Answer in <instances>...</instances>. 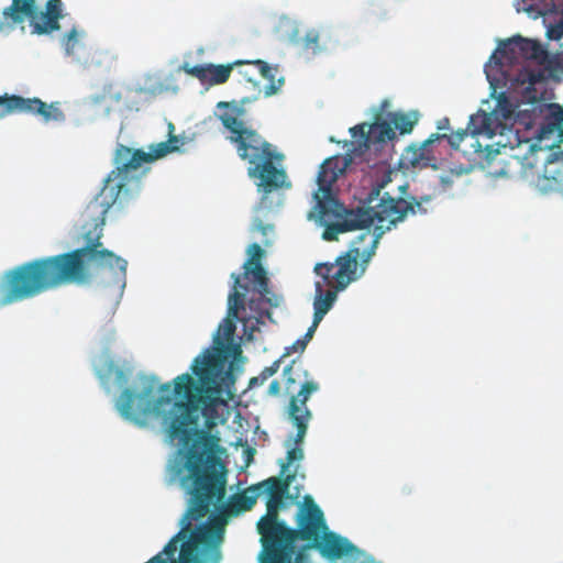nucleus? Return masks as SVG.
Instances as JSON below:
<instances>
[{"mask_svg":"<svg viewBox=\"0 0 563 563\" xmlns=\"http://www.w3.org/2000/svg\"><path fill=\"white\" fill-rule=\"evenodd\" d=\"M235 295L229 303V316L212 333L211 344L191 362L189 372L161 384L156 375L141 376L123 390L117 401L119 416L139 428L147 427L150 416L162 417L167 440L178 441V449L168 460L167 485L178 477L197 472L221 460L225 449L219 433L211 429L224 422L219 407L222 395L232 398L236 376L243 373L246 357L242 355V336L235 334Z\"/></svg>","mask_w":563,"mask_h":563,"instance_id":"obj_1","label":"nucleus"},{"mask_svg":"<svg viewBox=\"0 0 563 563\" xmlns=\"http://www.w3.org/2000/svg\"><path fill=\"white\" fill-rule=\"evenodd\" d=\"M108 216L81 211L85 245L52 256L37 257L0 274V308L35 298L62 286L88 285L92 280L88 266L97 269L96 286L104 317L112 318L124 296L128 283L126 258L103 246L101 238Z\"/></svg>","mask_w":563,"mask_h":563,"instance_id":"obj_2","label":"nucleus"},{"mask_svg":"<svg viewBox=\"0 0 563 563\" xmlns=\"http://www.w3.org/2000/svg\"><path fill=\"white\" fill-rule=\"evenodd\" d=\"M175 484L189 497L173 542L196 551L197 559L220 563L223 526L251 509L263 495L264 485L260 482L239 495L227 496L228 470L221 460L178 477Z\"/></svg>","mask_w":563,"mask_h":563,"instance_id":"obj_3","label":"nucleus"},{"mask_svg":"<svg viewBox=\"0 0 563 563\" xmlns=\"http://www.w3.org/2000/svg\"><path fill=\"white\" fill-rule=\"evenodd\" d=\"M552 78V71L538 73L528 77L521 88L528 96L519 111L525 129L540 121L536 141L522 157V166L537 168L536 188L540 194L558 192L563 197V104L549 102L553 96L549 87Z\"/></svg>","mask_w":563,"mask_h":563,"instance_id":"obj_4","label":"nucleus"},{"mask_svg":"<svg viewBox=\"0 0 563 563\" xmlns=\"http://www.w3.org/2000/svg\"><path fill=\"white\" fill-rule=\"evenodd\" d=\"M563 55L553 54L547 44L539 40L515 34L506 40H498L488 60L484 64V73L492 93L496 88H507L510 93L528 99L521 91L526 80L538 73H561Z\"/></svg>","mask_w":563,"mask_h":563,"instance_id":"obj_5","label":"nucleus"},{"mask_svg":"<svg viewBox=\"0 0 563 563\" xmlns=\"http://www.w3.org/2000/svg\"><path fill=\"white\" fill-rule=\"evenodd\" d=\"M152 144L145 148H134L118 143L112 157L113 168L104 176L101 187L86 203L82 211L95 217L108 216L112 219L124 217L142 191V179L150 168L144 164L156 162Z\"/></svg>","mask_w":563,"mask_h":563,"instance_id":"obj_6","label":"nucleus"},{"mask_svg":"<svg viewBox=\"0 0 563 563\" xmlns=\"http://www.w3.org/2000/svg\"><path fill=\"white\" fill-rule=\"evenodd\" d=\"M312 199L314 206L307 217L318 227L324 228V241H335L340 233L354 231L355 228H372L375 222L385 235L405 222L389 196L379 200V203L358 205L355 208H346L335 191H325Z\"/></svg>","mask_w":563,"mask_h":563,"instance_id":"obj_7","label":"nucleus"},{"mask_svg":"<svg viewBox=\"0 0 563 563\" xmlns=\"http://www.w3.org/2000/svg\"><path fill=\"white\" fill-rule=\"evenodd\" d=\"M354 141L345 140L343 147L346 152L335 154L324 159L316 177L318 188L313 191L312 198H317L325 191H334L333 184L353 163L357 156H362L372 146L378 151L387 141L396 139V133L387 121L379 120L372 124L366 122L356 124L349 129Z\"/></svg>","mask_w":563,"mask_h":563,"instance_id":"obj_8","label":"nucleus"},{"mask_svg":"<svg viewBox=\"0 0 563 563\" xmlns=\"http://www.w3.org/2000/svg\"><path fill=\"white\" fill-rule=\"evenodd\" d=\"M522 101H525V99L510 93L507 88H496L495 93H492V89L489 88L488 98L482 101L483 104L487 106L489 111L479 109L470 117L466 128L470 137L474 139L478 135H485L492 139L499 135L500 140L495 143L499 147L509 146L510 148H515L519 146L521 143L519 131L515 130L512 126L504 125L498 121L500 119L505 121L514 119L515 122L523 125L519 117Z\"/></svg>","mask_w":563,"mask_h":563,"instance_id":"obj_9","label":"nucleus"},{"mask_svg":"<svg viewBox=\"0 0 563 563\" xmlns=\"http://www.w3.org/2000/svg\"><path fill=\"white\" fill-rule=\"evenodd\" d=\"M299 531L297 539L307 540L301 550L316 549L327 559L346 558L349 561H356L363 551L355 547L347 538L331 530L325 522L323 511L314 503L300 508L297 514Z\"/></svg>","mask_w":563,"mask_h":563,"instance_id":"obj_10","label":"nucleus"},{"mask_svg":"<svg viewBox=\"0 0 563 563\" xmlns=\"http://www.w3.org/2000/svg\"><path fill=\"white\" fill-rule=\"evenodd\" d=\"M284 155L273 148L258 153V157H247L250 178H257L260 201L253 207V212L264 214L277 213L285 203V191L291 188V181L283 167H276L274 161H282Z\"/></svg>","mask_w":563,"mask_h":563,"instance_id":"obj_11","label":"nucleus"},{"mask_svg":"<svg viewBox=\"0 0 563 563\" xmlns=\"http://www.w3.org/2000/svg\"><path fill=\"white\" fill-rule=\"evenodd\" d=\"M117 339V331L113 324L107 323L100 330V343L102 349L100 353L92 357L91 364L93 372L99 379L101 387L107 394L115 387L120 390L113 400L117 410V401L123 390L131 388L141 376H148L142 372L133 375L134 364L129 355H114L110 352V346Z\"/></svg>","mask_w":563,"mask_h":563,"instance_id":"obj_12","label":"nucleus"},{"mask_svg":"<svg viewBox=\"0 0 563 563\" xmlns=\"http://www.w3.org/2000/svg\"><path fill=\"white\" fill-rule=\"evenodd\" d=\"M264 485L263 495H265L266 514L256 522L257 532L261 534L262 550L258 556L264 558L267 552L289 544L297 540L299 528H292L284 519L277 516V510L285 507L280 496L276 493V478L268 477L261 482Z\"/></svg>","mask_w":563,"mask_h":563,"instance_id":"obj_13","label":"nucleus"},{"mask_svg":"<svg viewBox=\"0 0 563 563\" xmlns=\"http://www.w3.org/2000/svg\"><path fill=\"white\" fill-rule=\"evenodd\" d=\"M245 107L240 100L219 101L216 104L214 117L231 133L229 140L235 144L240 158L253 157L254 159L258 157V153L272 148V144L255 130L245 126L241 119L246 114Z\"/></svg>","mask_w":563,"mask_h":563,"instance_id":"obj_14","label":"nucleus"},{"mask_svg":"<svg viewBox=\"0 0 563 563\" xmlns=\"http://www.w3.org/2000/svg\"><path fill=\"white\" fill-rule=\"evenodd\" d=\"M64 10L63 2L45 1L44 10H40L36 0H11L7 13L18 25L29 21L33 34L52 35L60 30Z\"/></svg>","mask_w":563,"mask_h":563,"instance_id":"obj_15","label":"nucleus"},{"mask_svg":"<svg viewBox=\"0 0 563 563\" xmlns=\"http://www.w3.org/2000/svg\"><path fill=\"white\" fill-rule=\"evenodd\" d=\"M376 251L364 246L362 252L347 249L336 256L338 269L332 278L338 282V290H345L351 284L360 280L367 272Z\"/></svg>","mask_w":563,"mask_h":563,"instance_id":"obj_16","label":"nucleus"},{"mask_svg":"<svg viewBox=\"0 0 563 563\" xmlns=\"http://www.w3.org/2000/svg\"><path fill=\"white\" fill-rule=\"evenodd\" d=\"M309 428H296V432H290L284 441L286 449L285 460H279L280 475H285V486L283 494L289 497V486L298 478L305 479L306 475L302 471L301 462L305 459L302 443Z\"/></svg>","mask_w":563,"mask_h":563,"instance_id":"obj_17","label":"nucleus"},{"mask_svg":"<svg viewBox=\"0 0 563 563\" xmlns=\"http://www.w3.org/2000/svg\"><path fill=\"white\" fill-rule=\"evenodd\" d=\"M4 96L7 117L10 114L40 115L45 123L52 121L63 123L66 120L58 102L46 103L37 97L25 98L14 93H4Z\"/></svg>","mask_w":563,"mask_h":563,"instance_id":"obj_18","label":"nucleus"},{"mask_svg":"<svg viewBox=\"0 0 563 563\" xmlns=\"http://www.w3.org/2000/svg\"><path fill=\"white\" fill-rule=\"evenodd\" d=\"M87 36L85 29L74 24L59 37V45L68 62L79 68H86L89 64L86 44Z\"/></svg>","mask_w":563,"mask_h":563,"instance_id":"obj_19","label":"nucleus"},{"mask_svg":"<svg viewBox=\"0 0 563 563\" xmlns=\"http://www.w3.org/2000/svg\"><path fill=\"white\" fill-rule=\"evenodd\" d=\"M249 257L243 264L244 273L240 275V279L252 277V282L254 284V291L257 292L258 296L262 294H266L271 288L268 287V278L266 277V269L263 267L261 263V258L265 255L264 250L261 247L258 243H252L247 247Z\"/></svg>","mask_w":563,"mask_h":563,"instance_id":"obj_20","label":"nucleus"},{"mask_svg":"<svg viewBox=\"0 0 563 563\" xmlns=\"http://www.w3.org/2000/svg\"><path fill=\"white\" fill-rule=\"evenodd\" d=\"M230 277L232 279V284L230 286V291H229L228 300H227V313L222 320H225L227 318L233 320L234 317L229 316L228 313H229L230 298L232 297V295H235V297H234V300L236 303L235 317L238 318V320L234 321V325L236 327L238 322H242L243 336L245 338L246 341L252 342L255 340V336H254L255 331H254V328H250V324H249L250 318L240 317V312L245 311V296H247V294L250 291V286L247 284L240 283V275H238V273H234V272L231 273Z\"/></svg>","mask_w":563,"mask_h":563,"instance_id":"obj_21","label":"nucleus"},{"mask_svg":"<svg viewBox=\"0 0 563 563\" xmlns=\"http://www.w3.org/2000/svg\"><path fill=\"white\" fill-rule=\"evenodd\" d=\"M327 33V30L323 27H311L300 36L299 30L294 27L288 34V40L291 44L299 45L303 51L317 56L328 52L329 49Z\"/></svg>","mask_w":563,"mask_h":563,"instance_id":"obj_22","label":"nucleus"},{"mask_svg":"<svg viewBox=\"0 0 563 563\" xmlns=\"http://www.w3.org/2000/svg\"><path fill=\"white\" fill-rule=\"evenodd\" d=\"M376 166L382 172V176L372 181L369 190L360 200L358 205L379 203V200H384L386 196L390 197V194H393L391 184L398 174L384 162L376 164Z\"/></svg>","mask_w":563,"mask_h":563,"instance_id":"obj_23","label":"nucleus"},{"mask_svg":"<svg viewBox=\"0 0 563 563\" xmlns=\"http://www.w3.org/2000/svg\"><path fill=\"white\" fill-rule=\"evenodd\" d=\"M313 287L314 297L312 302L313 316L311 324L318 328L323 318L334 307L338 300V295L343 290H338V282H335V285L331 290H324L321 282H314Z\"/></svg>","mask_w":563,"mask_h":563,"instance_id":"obj_24","label":"nucleus"},{"mask_svg":"<svg viewBox=\"0 0 563 563\" xmlns=\"http://www.w3.org/2000/svg\"><path fill=\"white\" fill-rule=\"evenodd\" d=\"M514 5L518 13L526 12L533 20L548 14H558L563 20V0H515Z\"/></svg>","mask_w":563,"mask_h":563,"instance_id":"obj_25","label":"nucleus"},{"mask_svg":"<svg viewBox=\"0 0 563 563\" xmlns=\"http://www.w3.org/2000/svg\"><path fill=\"white\" fill-rule=\"evenodd\" d=\"M195 139V133L170 134L166 141L151 143L153 156L158 161L169 154H185L187 153L186 145L194 143Z\"/></svg>","mask_w":563,"mask_h":563,"instance_id":"obj_26","label":"nucleus"},{"mask_svg":"<svg viewBox=\"0 0 563 563\" xmlns=\"http://www.w3.org/2000/svg\"><path fill=\"white\" fill-rule=\"evenodd\" d=\"M295 550L296 540L267 552L264 558L257 556V560L260 563H309L308 558L302 553L303 550L297 553Z\"/></svg>","mask_w":563,"mask_h":563,"instance_id":"obj_27","label":"nucleus"},{"mask_svg":"<svg viewBox=\"0 0 563 563\" xmlns=\"http://www.w3.org/2000/svg\"><path fill=\"white\" fill-rule=\"evenodd\" d=\"M433 161L434 158L430 156L428 151H423L419 145L412 143L406 148L405 153H402L398 164L402 168L431 167L433 169H438V166Z\"/></svg>","mask_w":563,"mask_h":563,"instance_id":"obj_28","label":"nucleus"},{"mask_svg":"<svg viewBox=\"0 0 563 563\" xmlns=\"http://www.w3.org/2000/svg\"><path fill=\"white\" fill-rule=\"evenodd\" d=\"M137 90L150 96H157L164 92L176 95L179 91V87L176 84L174 75L169 74L164 79L147 78L144 86L140 87Z\"/></svg>","mask_w":563,"mask_h":563,"instance_id":"obj_29","label":"nucleus"},{"mask_svg":"<svg viewBox=\"0 0 563 563\" xmlns=\"http://www.w3.org/2000/svg\"><path fill=\"white\" fill-rule=\"evenodd\" d=\"M390 126L393 125L400 134H410L418 123L420 113L418 110H411L407 113L402 111L389 112L387 114Z\"/></svg>","mask_w":563,"mask_h":563,"instance_id":"obj_30","label":"nucleus"},{"mask_svg":"<svg viewBox=\"0 0 563 563\" xmlns=\"http://www.w3.org/2000/svg\"><path fill=\"white\" fill-rule=\"evenodd\" d=\"M287 420L294 428H309L312 420V411L308 407H299L295 402L288 404Z\"/></svg>","mask_w":563,"mask_h":563,"instance_id":"obj_31","label":"nucleus"},{"mask_svg":"<svg viewBox=\"0 0 563 563\" xmlns=\"http://www.w3.org/2000/svg\"><path fill=\"white\" fill-rule=\"evenodd\" d=\"M320 390V385L314 380H306L300 385L298 393L291 396L289 404L295 402L299 407H307L309 398Z\"/></svg>","mask_w":563,"mask_h":563,"instance_id":"obj_32","label":"nucleus"},{"mask_svg":"<svg viewBox=\"0 0 563 563\" xmlns=\"http://www.w3.org/2000/svg\"><path fill=\"white\" fill-rule=\"evenodd\" d=\"M208 67V74L206 81L209 82V85H220L225 82L231 74L232 65H214V64H207Z\"/></svg>","mask_w":563,"mask_h":563,"instance_id":"obj_33","label":"nucleus"},{"mask_svg":"<svg viewBox=\"0 0 563 563\" xmlns=\"http://www.w3.org/2000/svg\"><path fill=\"white\" fill-rule=\"evenodd\" d=\"M409 201L406 202L401 208L398 209L399 217L406 221L409 216H427L432 212V208L420 203L417 201V199L413 197H408Z\"/></svg>","mask_w":563,"mask_h":563,"instance_id":"obj_34","label":"nucleus"},{"mask_svg":"<svg viewBox=\"0 0 563 563\" xmlns=\"http://www.w3.org/2000/svg\"><path fill=\"white\" fill-rule=\"evenodd\" d=\"M264 301L262 300V297L258 296L257 298H245V308L247 307L251 311L250 316H265V318L273 324H276L277 321L273 317V312L269 308L264 307Z\"/></svg>","mask_w":563,"mask_h":563,"instance_id":"obj_35","label":"nucleus"},{"mask_svg":"<svg viewBox=\"0 0 563 563\" xmlns=\"http://www.w3.org/2000/svg\"><path fill=\"white\" fill-rule=\"evenodd\" d=\"M316 330L317 327L310 324V327L307 329L306 333L301 338L297 339L291 345L285 347V353L282 355V357L287 356L290 353H303V351L307 347V344L312 339Z\"/></svg>","mask_w":563,"mask_h":563,"instance_id":"obj_36","label":"nucleus"},{"mask_svg":"<svg viewBox=\"0 0 563 563\" xmlns=\"http://www.w3.org/2000/svg\"><path fill=\"white\" fill-rule=\"evenodd\" d=\"M541 16H542L543 25L545 27V37L549 41H554L559 44L563 37V20H561L559 18V19L554 20L553 22H548L545 19L547 15H541Z\"/></svg>","mask_w":563,"mask_h":563,"instance_id":"obj_37","label":"nucleus"},{"mask_svg":"<svg viewBox=\"0 0 563 563\" xmlns=\"http://www.w3.org/2000/svg\"><path fill=\"white\" fill-rule=\"evenodd\" d=\"M282 356L274 361L271 366L265 367L258 376L252 377L249 382V388L263 385L269 377L274 376L280 366Z\"/></svg>","mask_w":563,"mask_h":563,"instance_id":"obj_38","label":"nucleus"},{"mask_svg":"<svg viewBox=\"0 0 563 563\" xmlns=\"http://www.w3.org/2000/svg\"><path fill=\"white\" fill-rule=\"evenodd\" d=\"M396 191L398 192V195H395V189L393 188V194H390V198L393 200V205H395L397 208H401L404 205H406V202L409 201L408 197L415 196V191L409 192V184L407 181L397 185Z\"/></svg>","mask_w":563,"mask_h":563,"instance_id":"obj_39","label":"nucleus"},{"mask_svg":"<svg viewBox=\"0 0 563 563\" xmlns=\"http://www.w3.org/2000/svg\"><path fill=\"white\" fill-rule=\"evenodd\" d=\"M178 553H176V561L178 563H212V559H206V560H200L196 558H198V554H196V551H192L188 548H185L183 545H178V550H177Z\"/></svg>","mask_w":563,"mask_h":563,"instance_id":"obj_40","label":"nucleus"},{"mask_svg":"<svg viewBox=\"0 0 563 563\" xmlns=\"http://www.w3.org/2000/svg\"><path fill=\"white\" fill-rule=\"evenodd\" d=\"M177 71H185L186 74L198 78L201 82H205L208 74V67L207 64L191 66L189 63L185 62L178 66Z\"/></svg>","mask_w":563,"mask_h":563,"instance_id":"obj_41","label":"nucleus"},{"mask_svg":"<svg viewBox=\"0 0 563 563\" xmlns=\"http://www.w3.org/2000/svg\"><path fill=\"white\" fill-rule=\"evenodd\" d=\"M255 65L261 74V76L267 79L269 82H273L276 79V73L278 71V65H269L267 62L263 59H255L251 62Z\"/></svg>","mask_w":563,"mask_h":563,"instance_id":"obj_42","label":"nucleus"},{"mask_svg":"<svg viewBox=\"0 0 563 563\" xmlns=\"http://www.w3.org/2000/svg\"><path fill=\"white\" fill-rule=\"evenodd\" d=\"M335 266L338 267L336 258L333 262H319L316 263L313 267V273L317 276L321 277L322 284H325L330 278H332L333 275H331L330 273Z\"/></svg>","mask_w":563,"mask_h":563,"instance_id":"obj_43","label":"nucleus"},{"mask_svg":"<svg viewBox=\"0 0 563 563\" xmlns=\"http://www.w3.org/2000/svg\"><path fill=\"white\" fill-rule=\"evenodd\" d=\"M267 216L268 214H264V213H260V212L258 213L257 212H253L251 230L252 231L261 232L263 235H267L269 232H273L274 227L272 224H264L263 223V220Z\"/></svg>","mask_w":563,"mask_h":563,"instance_id":"obj_44","label":"nucleus"},{"mask_svg":"<svg viewBox=\"0 0 563 563\" xmlns=\"http://www.w3.org/2000/svg\"><path fill=\"white\" fill-rule=\"evenodd\" d=\"M354 230H358L360 233L357 235H355L350 244H349V249H356V253H360L362 252L363 247L362 244L366 241V240H369V236H371V228H355Z\"/></svg>","mask_w":563,"mask_h":563,"instance_id":"obj_45","label":"nucleus"},{"mask_svg":"<svg viewBox=\"0 0 563 563\" xmlns=\"http://www.w3.org/2000/svg\"><path fill=\"white\" fill-rule=\"evenodd\" d=\"M8 9H10V4L1 10L2 20H0V33L7 35L14 31L18 26V23L13 22L12 15H8Z\"/></svg>","mask_w":563,"mask_h":563,"instance_id":"obj_46","label":"nucleus"},{"mask_svg":"<svg viewBox=\"0 0 563 563\" xmlns=\"http://www.w3.org/2000/svg\"><path fill=\"white\" fill-rule=\"evenodd\" d=\"M262 300L265 305H267L269 308H279L285 299L282 294L275 292L272 289L269 291H266V294H262Z\"/></svg>","mask_w":563,"mask_h":563,"instance_id":"obj_47","label":"nucleus"},{"mask_svg":"<svg viewBox=\"0 0 563 563\" xmlns=\"http://www.w3.org/2000/svg\"><path fill=\"white\" fill-rule=\"evenodd\" d=\"M473 142L471 143V146L474 148V152L475 153H481L483 151H485V155L484 157L489 162V161H493L495 158V156L499 153V150H494L493 148V145L490 144H486L483 148L482 144L479 143V141L476 139V136L474 139H472Z\"/></svg>","mask_w":563,"mask_h":563,"instance_id":"obj_48","label":"nucleus"},{"mask_svg":"<svg viewBox=\"0 0 563 563\" xmlns=\"http://www.w3.org/2000/svg\"><path fill=\"white\" fill-rule=\"evenodd\" d=\"M384 236V230L376 224V222L371 228V236L369 242L366 245L369 249H373L374 251H377L380 240Z\"/></svg>","mask_w":563,"mask_h":563,"instance_id":"obj_49","label":"nucleus"},{"mask_svg":"<svg viewBox=\"0 0 563 563\" xmlns=\"http://www.w3.org/2000/svg\"><path fill=\"white\" fill-rule=\"evenodd\" d=\"M284 84H285V77L284 76H280V77L274 79L273 82H269L268 85H266L264 87V90H263L264 96L265 97H272L274 95H277L280 91V89L284 86Z\"/></svg>","mask_w":563,"mask_h":563,"instance_id":"obj_50","label":"nucleus"},{"mask_svg":"<svg viewBox=\"0 0 563 563\" xmlns=\"http://www.w3.org/2000/svg\"><path fill=\"white\" fill-rule=\"evenodd\" d=\"M247 81L253 85L254 92L251 96H246V97H243L242 99H240L241 103L244 106H247L250 103L257 101L261 96L260 81H257L253 78H247Z\"/></svg>","mask_w":563,"mask_h":563,"instance_id":"obj_51","label":"nucleus"},{"mask_svg":"<svg viewBox=\"0 0 563 563\" xmlns=\"http://www.w3.org/2000/svg\"><path fill=\"white\" fill-rule=\"evenodd\" d=\"M470 136L467 130H459L451 135H446V140L452 148H459L460 144L463 142L465 137Z\"/></svg>","mask_w":563,"mask_h":563,"instance_id":"obj_52","label":"nucleus"},{"mask_svg":"<svg viewBox=\"0 0 563 563\" xmlns=\"http://www.w3.org/2000/svg\"><path fill=\"white\" fill-rule=\"evenodd\" d=\"M439 181L442 187V191L445 192L454 184L453 175L451 173H443L439 176Z\"/></svg>","mask_w":563,"mask_h":563,"instance_id":"obj_53","label":"nucleus"},{"mask_svg":"<svg viewBox=\"0 0 563 563\" xmlns=\"http://www.w3.org/2000/svg\"><path fill=\"white\" fill-rule=\"evenodd\" d=\"M246 318H250V328H254V331H261V328L265 325V316H247Z\"/></svg>","mask_w":563,"mask_h":563,"instance_id":"obj_54","label":"nucleus"},{"mask_svg":"<svg viewBox=\"0 0 563 563\" xmlns=\"http://www.w3.org/2000/svg\"><path fill=\"white\" fill-rule=\"evenodd\" d=\"M444 137H446V134H438V133L431 134L427 140H424L422 143H420L419 146L423 151H428V147L430 145L434 144L435 142H438L439 140L444 139Z\"/></svg>","mask_w":563,"mask_h":563,"instance_id":"obj_55","label":"nucleus"},{"mask_svg":"<svg viewBox=\"0 0 563 563\" xmlns=\"http://www.w3.org/2000/svg\"><path fill=\"white\" fill-rule=\"evenodd\" d=\"M295 364V360H292L288 365H286L283 369V377L286 382V384L294 385L296 383L295 378L291 376L292 366Z\"/></svg>","mask_w":563,"mask_h":563,"instance_id":"obj_56","label":"nucleus"},{"mask_svg":"<svg viewBox=\"0 0 563 563\" xmlns=\"http://www.w3.org/2000/svg\"><path fill=\"white\" fill-rule=\"evenodd\" d=\"M415 198L417 199V201H419L420 203H423L426 206H428L434 198H435V195L434 194H423V195H418L416 191H415Z\"/></svg>","mask_w":563,"mask_h":563,"instance_id":"obj_57","label":"nucleus"},{"mask_svg":"<svg viewBox=\"0 0 563 563\" xmlns=\"http://www.w3.org/2000/svg\"><path fill=\"white\" fill-rule=\"evenodd\" d=\"M256 453L255 449L251 446H246L243 451V457L245 462V466L247 467L250 463L253 461V456Z\"/></svg>","mask_w":563,"mask_h":563,"instance_id":"obj_58","label":"nucleus"},{"mask_svg":"<svg viewBox=\"0 0 563 563\" xmlns=\"http://www.w3.org/2000/svg\"><path fill=\"white\" fill-rule=\"evenodd\" d=\"M352 563H383V562L376 561L372 555H368L363 551V554L360 555V559L356 561H352Z\"/></svg>","mask_w":563,"mask_h":563,"instance_id":"obj_59","label":"nucleus"},{"mask_svg":"<svg viewBox=\"0 0 563 563\" xmlns=\"http://www.w3.org/2000/svg\"><path fill=\"white\" fill-rule=\"evenodd\" d=\"M279 390H280V385L278 383V380L274 379L271 382L269 386H268V395L271 396H277L279 394Z\"/></svg>","mask_w":563,"mask_h":563,"instance_id":"obj_60","label":"nucleus"},{"mask_svg":"<svg viewBox=\"0 0 563 563\" xmlns=\"http://www.w3.org/2000/svg\"><path fill=\"white\" fill-rule=\"evenodd\" d=\"M7 117V109H5V96L0 95V120L4 119Z\"/></svg>","mask_w":563,"mask_h":563,"instance_id":"obj_61","label":"nucleus"},{"mask_svg":"<svg viewBox=\"0 0 563 563\" xmlns=\"http://www.w3.org/2000/svg\"><path fill=\"white\" fill-rule=\"evenodd\" d=\"M470 172V168H464L463 166L454 167L450 170V173L454 176H462L464 174H467Z\"/></svg>","mask_w":563,"mask_h":563,"instance_id":"obj_62","label":"nucleus"},{"mask_svg":"<svg viewBox=\"0 0 563 563\" xmlns=\"http://www.w3.org/2000/svg\"><path fill=\"white\" fill-rule=\"evenodd\" d=\"M438 130H450V121L448 118H443L437 122Z\"/></svg>","mask_w":563,"mask_h":563,"instance_id":"obj_63","label":"nucleus"},{"mask_svg":"<svg viewBox=\"0 0 563 563\" xmlns=\"http://www.w3.org/2000/svg\"><path fill=\"white\" fill-rule=\"evenodd\" d=\"M387 107H389V101L387 99L383 100L377 108H373L374 113H379L384 111Z\"/></svg>","mask_w":563,"mask_h":563,"instance_id":"obj_64","label":"nucleus"}]
</instances>
